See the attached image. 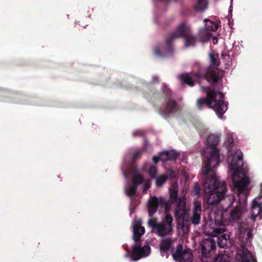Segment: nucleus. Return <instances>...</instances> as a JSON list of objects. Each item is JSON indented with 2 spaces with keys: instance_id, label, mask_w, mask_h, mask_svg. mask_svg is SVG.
<instances>
[{
  "instance_id": "obj_18",
  "label": "nucleus",
  "mask_w": 262,
  "mask_h": 262,
  "mask_svg": "<svg viewBox=\"0 0 262 262\" xmlns=\"http://www.w3.org/2000/svg\"><path fill=\"white\" fill-rule=\"evenodd\" d=\"M202 251L203 254H206L215 247V243L211 238H207L203 240L201 244Z\"/></svg>"
},
{
  "instance_id": "obj_34",
  "label": "nucleus",
  "mask_w": 262,
  "mask_h": 262,
  "mask_svg": "<svg viewBox=\"0 0 262 262\" xmlns=\"http://www.w3.org/2000/svg\"><path fill=\"white\" fill-rule=\"evenodd\" d=\"M137 134H139V133H138V132H134V133H133V135H134V136H135V135H137Z\"/></svg>"
},
{
  "instance_id": "obj_23",
  "label": "nucleus",
  "mask_w": 262,
  "mask_h": 262,
  "mask_svg": "<svg viewBox=\"0 0 262 262\" xmlns=\"http://www.w3.org/2000/svg\"><path fill=\"white\" fill-rule=\"evenodd\" d=\"M243 237L246 239L247 242L245 246H248L250 245V240L252 238L251 230L249 229H246L244 231Z\"/></svg>"
},
{
  "instance_id": "obj_9",
  "label": "nucleus",
  "mask_w": 262,
  "mask_h": 262,
  "mask_svg": "<svg viewBox=\"0 0 262 262\" xmlns=\"http://www.w3.org/2000/svg\"><path fill=\"white\" fill-rule=\"evenodd\" d=\"M204 22L205 23V27L200 31L198 34L199 40L202 42L208 41L212 35L211 32L215 31L218 28L216 24L208 19H204Z\"/></svg>"
},
{
  "instance_id": "obj_32",
  "label": "nucleus",
  "mask_w": 262,
  "mask_h": 262,
  "mask_svg": "<svg viewBox=\"0 0 262 262\" xmlns=\"http://www.w3.org/2000/svg\"><path fill=\"white\" fill-rule=\"evenodd\" d=\"M123 174H124V177H125V178H127V173H126L125 171H123Z\"/></svg>"
},
{
  "instance_id": "obj_3",
  "label": "nucleus",
  "mask_w": 262,
  "mask_h": 262,
  "mask_svg": "<svg viewBox=\"0 0 262 262\" xmlns=\"http://www.w3.org/2000/svg\"><path fill=\"white\" fill-rule=\"evenodd\" d=\"M178 187L177 184H173L169 188L170 201H166L162 198H157L155 196L151 198L148 202V214L151 216L157 210L158 207H163L165 212H168L171 203L176 202L177 206L176 208L175 216L182 221L187 214L186 209L185 198H178Z\"/></svg>"
},
{
  "instance_id": "obj_35",
  "label": "nucleus",
  "mask_w": 262,
  "mask_h": 262,
  "mask_svg": "<svg viewBox=\"0 0 262 262\" xmlns=\"http://www.w3.org/2000/svg\"><path fill=\"white\" fill-rule=\"evenodd\" d=\"M261 195L259 197H261V199L262 198V183H261Z\"/></svg>"
},
{
  "instance_id": "obj_31",
  "label": "nucleus",
  "mask_w": 262,
  "mask_h": 262,
  "mask_svg": "<svg viewBox=\"0 0 262 262\" xmlns=\"http://www.w3.org/2000/svg\"><path fill=\"white\" fill-rule=\"evenodd\" d=\"M228 142L230 143H232L233 142V138H232V134H231V138L229 139Z\"/></svg>"
},
{
  "instance_id": "obj_10",
  "label": "nucleus",
  "mask_w": 262,
  "mask_h": 262,
  "mask_svg": "<svg viewBox=\"0 0 262 262\" xmlns=\"http://www.w3.org/2000/svg\"><path fill=\"white\" fill-rule=\"evenodd\" d=\"M173 258L179 262H191L192 255L189 249H183V246L179 245L176 250L171 251Z\"/></svg>"
},
{
  "instance_id": "obj_33",
  "label": "nucleus",
  "mask_w": 262,
  "mask_h": 262,
  "mask_svg": "<svg viewBox=\"0 0 262 262\" xmlns=\"http://www.w3.org/2000/svg\"><path fill=\"white\" fill-rule=\"evenodd\" d=\"M223 56L225 58H228V59H229V56L228 55H223Z\"/></svg>"
},
{
  "instance_id": "obj_19",
  "label": "nucleus",
  "mask_w": 262,
  "mask_h": 262,
  "mask_svg": "<svg viewBox=\"0 0 262 262\" xmlns=\"http://www.w3.org/2000/svg\"><path fill=\"white\" fill-rule=\"evenodd\" d=\"M218 245L221 248H227L231 245V239L229 235L228 234H223L218 238Z\"/></svg>"
},
{
  "instance_id": "obj_30",
  "label": "nucleus",
  "mask_w": 262,
  "mask_h": 262,
  "mask_svg": "<svg viewBox=\"0 0 262 262\" xmlns=\"http://www.w3.org/2000/svg\"><path fill=\"white\" fill-rule=\"evenodd\" d=\"M212 40L213 44H216L217 42V39L216 37H213Z\"/></svg>"
},
{
  "instance_id": "obj_20",
  "label": "nucleus",
  "mask_w": 262,
  "mask_h": 262,
  "mask_svg": "<svg viewBox=\"0 0 262 262\" xmlns=\"http://www.w3.org/2000/svg\"><path fill=\"white\" fill-rule=\"evenodd\" d=\"M177 109V106L176 105V102L175 101L172 100L169 101L164 110V116L165 117L168 116V115L170 114L171 113L175 112Z\"/></svg>"
},
{
  "instance_id": "obj_29",
  "label": "nucleus",
  "mask_w": 262,
  "mask_h": 262,
  "mask_svg": "<svg viewBox=\"0 0 262 262\" xmlns=\"http://www.w3.org/2000/svg\"><path fill=\"white\" fill-rule=\"evenodd\" d=\"M183 228H184V230H185V231H184V232H185V233H187V232H188V231H189V228H188V226H184V227H183Z\"/></svg>"
},
{
  "instance_id": "obj_26",
  "label": "nucleus",
  "mask_w": 262,
  "mask_h": 262,
  "mask_svg": "<svg viewBox=\"0 0 262 262\" xmlns=\"http://www.w3.org/2000/svg\"><path fill=\"white\" fill-rule=\"evenodd\" d=\"M165 52L164 53V55L166 56L169 53H170L172 51V48L171 47V44L170 41L167 39L166 42V47H165Z\"/></svg>"
},
{
  "instance_id": "obj_15",
  "label": "nucleus",
  "mask_w": 262,
  "mask_h": 262,
  "mask_svg": "<svg viewBox=\"0 0 262 262\" xmlns=\"http://www.w3.org/2000/svg\"><path fill=\"white\" fill-rule=\"evenodd\" d=\"M237 251V260L240 262H256L252 254L245 247Z\"/></svg>"
},
{
  "instance_id": "obj_25",
  "label": "nucleus",
  "mask_w": 262,
  "mask_h": 262,
  "mask_svg": "<svg viewBox=\"0 0 262 262\" xmlns=\"http://www.w3.org/2000/svg\"><path fill=\"white\" fill-rule=\"evenodd\" d=\"M166 177L165 175H161L156 178V185L158 187L161 186L166 181Z\"/></svg>"
},
{
  "instance_id": "obj_27",
  "label": "nucleus",
  "mask_w": 262,
  "mask_h": 262,
  "mask_svg": "<svg viewBox=\"0 0 262 262\" xmlns=\"http://www.w3.org/2000/svg\"><path fill=\"white\" fill-rule=\"evenodd\" d=\"M193 193L195 195H197L200 192V186L198 184H195L193 187Z\"/></svg>"
},
{
  "instance_id": "obj_14",
  "label": "nucleus",
  "mask_w": 262,
  "mask_h": 262,
  "mask_svg": "<svg viewBox=\"0 0 262 262\" xmlns=\"http://www.w3.org/2000/svg\"><path fill=\"white\" fill-rule=\"evenodd\" d=\"M133 228V239L135 242L139 241L145 233V229L142 226L141 220H135L132 225Z\"/></svg>"
},
{
  "instance_id": "obj_24",
  "label": "nucleus",
  "mask_w": 262,
  "mask_h": 262,
  "mask_svg": "<svg viewBox=\"0 0 262 262\" xmlns=\"http://www.w3.org/2000/svg\"><path fill=\"white\" fill-rule=\"evenodd\" d=\"M229 257L226 254H220L217 255L214 259L213 262H229Z\"/></svg>"
},
{
  "instance_id": "obj_5",
  "label": "nucleus",
  "mask_w": 262,
  "mask_h": 262,
  "mask_svg": "<svg viewBox=\"0 0 262 262\" xmlns=\"http://www.w3.org/2000/svg\"><path fill=\"white\" fill-rule=\"evenodd\" d=\"M206 98L198 100V107L201 109L204 105L206 104L209 107L212 108L221 118V115L227 110V103L223 100L224 94L220 92L208 89H206Z\"/></svg>"
},
{
  "instance_id": "obj_4",
  "label": "nucleus",
  "mask_w": 262,
  "mask_h": 262,
  "mask_svg": "<svg viewBox=\"0 0 262 262\" xmlns=\"http://www.w3.org/2000/svg\"><path fill=\"white\" fill-rule=\"evenodd\" d=\"M209 57L211 65L209 68L205 75H202L204 74V70L201 69L199 74H183L180 76V78L184 82L189 85H193L194 82L199 80L209 81L210 80L213 82L217 81L223 75L222 71L218 72L217 69L213 67L219 65V55L212 52L209 54Z\"/></svg>"
},
{
  "instance_id": "obj_37",
  "label": "nucleus",
  "mask_w": 262,
  "mask_h": 262,
  "mask_svg": "<svg viewBox=\"0 0 262 262\" xmlns=\"http://www.w3.org/2000/svg\"><path fill=\"white\" fill-rule=\"evenodd\" d=\"M129 256V254H126L125 255V256H126V257H127V256Z\"/></svg>"
},
{
  "instance_id": "obj_13",
  "label": "nucleus",
  "mask_w": 262,
  "mask_h": 262,
  "mask_svg": "<svg viewBox=\"0 0 262 262\" xmlns=\"http://www.w3.org/2000/svg\"><path fill=\"white\" fill-rule=\"evenodd\" d=\"M179 154L176 151L172 150L161 152L159 156H154L152 158L155 163H157L159 160L162 161H166L168 160H175L178 156Z\"/></svg>"
},
{
  "instance_id": "obj_7",
  "label": "nucleus",
  "mask_w": 262,
  "mask_h": 262,
  "mask_svg": "<svg viewBox=\"0 0 262 262\" xmlns=\"http://www.w3.org/2000/svg\"><path fill=\"white\" fill-rule=\"evenodd\" d=\"M183 36L185 39V46L186 48L193 47L195 43L194 37L189 34V27L185 24H181L177 29L176 32L172 34V39Z\"/></svg>"
},
{
  "instance_id": "obj_17",
  "label": "nucleus",
  "mask_w": 262,
  "mask_h": 262,
  "mask_svg": "<svg viewBox=\"0 0 262 262\" xmlns=\"http://www.w3.org/2000/svg\"><path fill=\"white\" fill-rule=\"evenodd\" d=\"M194 207L193 211V214L191 217V222L194 225L199 224L201 220V215L202 213V209L201 203L197 201H195Z\"/></svg>"
},
{
  "instance_id": "obj_28",
  "label": "nucleus",
  "mask_w": 262,
  "mask_h": 262,
  "mask_svg": "<svg viewBox=\"0 0 262 262\" xmlns=\"http://www.w3.org/2000/svg\"><path fill=\"white\" fill-rule=\"evenodd\" d=\"M155 54L157 56H160L161 55V54L157 49H155Z\"/></svg>"
},
{
  "instance_id": "obj_11",
  "label": "nucleus",
  "mask_w": 262,
  "mask_h": 262,
  "mask_svg": "<svg viewBox=\"0 0 262 262\" xmlns=\"http://www.w3.org/2000/svg\"><path fill=\"white\" fill-rule=\"evenodd\" d=\"M150 253V248L148 245L138 248L136 246L133 247V252L130 255L133 261H137L143 257L147 256Z\"/></svg>"
},
{
  "instance_id": "obj_1",
  "label": "nucleus",
  "mask_w": 262,
  "mask_h": 262,
  "mask_svg": "<svg viewBox=\"0 0 262 262\" xmlns=\"http://www.w3.org/2000/svg\"><path fill=\"white\" fill-rule=\"evenodd\" d=\"M242 152L236 149L229 158V174L232 181V189L237 191L239 198L238 203L234 205L232 202L230 209V218L226 219L227 210L219 211L214 217V223L210 227L205 228V235L212 237L217 236L224 232L226 226L231 221L238 220L247 211L246 198L251 188L250 179L248 174V168L243 162Z\"/></svg>"
},
{
  "instance_id": "obj_6",
  "label": "nucleus",
  "mask_w": 262,
  "mask_h": 262,
  "mask_svg": "<svg viewBox=\"0 0 262 262\" xmlns=\"http://www.w3.org/2000/svg\"><path fill=\"white\" fill-rule=\"evenodd\" d=\"M166 213L165 220L162 222H158L156 220L151 219L148 221V225L152 227V232L161 237L171 234L173 231L172 217L170 214Z\"/></svg>"
},
{
  "instance_id": "obj_22",
  "label": "nucleus",
  "mask_w": 262,
  "mask_h": 262,
  "mask_svg": "<svg viewBox=\"0 0 262 262\" xmlns=\"http://www.w3.org/2000/svg\"><path fill=\"white\" fill-rule=\"evenodd\" d=\"M145 169L148 170L150 176L151 178H155L156 172L157 169L155 166H150L149 164H146L145 166Z\"/></svg>"
},
{
  "instance_id": "obj_21",
  "label": "nucleus",
  "mask_w": 262,
  "mask_h": 262,
  "mask_svg": "<svg viewBox=\"0 0 262 262\" xmlns=\"http://www.w3.org/2000/svg\"><path fill=\"white\" fill-rule=\"evenodd\" d=\"M207 6V0H198L195 6V9L198 12H202L206 8Z\"/></svg>"
},
{
  "instance_id": "obj_2",
  "label": "nucleus",
  "mask_w": 262,
  "mask_h": 262,
  "mask_svg": "<svg viewBox=\"0 0 262 262\" xmlns=\"http://www.w3.org/2000/svg\"><path fill=\"white\" fill-rule=\"evenodd\" d=\"M220 139L219 135H210L207 139V147L203 151L204 167L202 173L205 176L204 187L205 199L209 204L217 203L224 198L227 191L225 182L219 181L215 174L220 164L219 151L216 147Z\"/></svg>"
},
{
  "instance_id": "obj_36",
  "label": "nucleus",
  "mask_w": 262,
  "mask_h": 262,
  "mask_svg": "<svg viewBox=\"0 0 262 262\" xmlns=\"http://www.w3.org/2000/svg\"><path fill=\"white\" fill-rule=\"evenodd\" d=\"M202 89H203V90H206V88H205V87L203 86V87H202Z\"/></svg>"
},
{
  "instance_id": "obj_12",
  "label": "nucleus",
  "mask_w": 262,
  "mask_h": 262,
  "mask_svg": "<svg viewBox=\"0 0 262 262\" xmlns=\"http://www.w3.org/2000/svg\"><path fill=\"white\" fill-rule=\"evenodd\" d=\"M260 200L261 197H257L252 201L251 217L253 221H255L256 218L259 220L262 219V215H261L262 202Z\"/></svg>"
},
{
  "instance_id": "obj_16",
  "label": "nucleus",
  "mask_w": 262,
  "mask_h": 262,
  "mask_svg": "<svg viewBox=\"0 0 262 262\" xmlns=\"http://www.w3.org/2000/svg\"><path fill=\"white\" fill-rule=\"evenodd\" d=\"M174 241L170 238L163 239L160 245V249L161 255L165 256L168 257V252L169 251L171 245L174 243Z\"/></svg>"
},
{
  "instance_id": "obj_8",
  "label": "nucleus",
  "mask_w": 262,
  "mask_h": 262,
  "mask_svg": "<svg viewBox=\"0 0 262 262\" xmlns=\"http://www.w3.org/2000/svg\"><path fill=\"white\" fill-rule=\"evenodd\" d=\"M143 183L144 185L143 191L145 192L150 186V182L149 180H143L142 176L133 174V184L126 185L125 190L126 194L129 196L134 195L136 192L137 185Z\"/></svg>"
}]
</instances>
